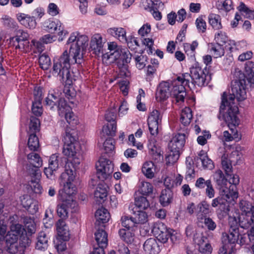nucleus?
Instances as JSON below:
<instances>
[{
    "label": "nucleus",
    "instance_id": "obj_1",
    "mask_svg": "<svg viewBox=\"0 0 254 254\" xmlns=\"http://www.w3.org/2000/svg\"><path fill=\"white\" fill-rule=\"evenodd\" d=\"M88 41L89 38L85 35L78 32L71 33L66 42L69 46V52L65 50L59 58L54 59L51 74L59 77L60 80L70 81V65L81 64Z\"/></svg>",
    "mask_w": 254,
    "mask_h": 254
},
{
    "label": "nucleus",
    "instance_id": "obj_2",
    "mask_svg": "<svg viewBox=\"0 0 254 254\" xmlns=\"http://www.w3.org/2000/svg\"><path fill=\"white\" fill-rule=\"evenodd\" d=\"M246 81L244 79H235L231 83L232 93L227 95L223 93L222 96L220 114L228 123L236 125L238 122L237 114L238 108L235 102V99L243 101L246 98Z\"/></svg>",
    "mask_w": 254,
    "mask_h": 254
},
{
    "label": "nucleus",
    "instance_id": "obj_3",
    "mask_svg": "<svg viewBox=\"0 0 254 254\" xmlns=\"http://www.w3.org/2000/svg\"><path fill=\"white\" fill-rule=\"evenodd\" d=\"M67 174L62 173L60 177V184L63 187L59 192L62 202L57 207V212L62 219H66L69 212H73L77 206V202L74 197L75 187L73 184V176H69Z\"/></svg>",
    "mask_w": 254,
    "mask_h": 254
},
{
    "label": "nucleus",
    "instance_id": "obj_4",
    "mask_svg": "<svg viewBox=\"0 0 254 254\" xmlns=\"http://www.w3.org/2000/svg\"><path fill=\"white\" fill-rule=\"evenodd\" d=\"M190 73H185L178 76L174 83L175 87L179 86L178 90L182 94L180 95V98L186 96L185 87L189 85L190 79L192 84L198 87L207 85L211 80V75L206 66L202 68L195 64L190 68Z\"/></svg>",
    "mask_w": 254,
    "mask_h": 254
},
{
    "label": "nucleus",
    "instance_id": "obj_5",
    "mask_svg": "<svg viewBox=\"0 0 254 254\" xmlns=\"http://www.w3.org/2000/svg\"><path fill=\"white\" fill-rule=\"evenodd\" d=\"M63 141L64 145L63 153L68 159L65 165V171L63 173L67 174L69 176L71 175L73 176V182L75 178V170L81 162L78 152L79 143L77 141L76 137L68 132H66Z\"/></svg>",
    "mask_w": 254,
    "mask_h": 254
},
{
    "label": "nucleus",
    "instance_id": "obj_6",
    "mask_svg": "<svg viewBox=\"0 0 254 254\" xmlns=\"http://www.w3.org/2000/svg\"><path fill=\"white\" fill-rule=\"evenodd\" d=\"M9 230L5 236L6 247L8 253L14 254L18 251L19 236L26 231L24 226L19 223V217L17 215L9 217Z\"/></svg>",
    "mask_w": 254,
    "mask_h": 254
},
{
    "label": "nucleus",
    "instance_id": "obj_7",
    "mask_svg": "<svg viewBox=\"0 0 254 254\" xmlns=\"http://www.w3.org/2000/svg\"><path fill=\"white\" fill-rule=\"evenodd\" d=\"M176 79L174 80L171 83L167 81H162L158 85L156 94V99L162 101L167 99L170 96H172L174 98L177 103L184 102L185 97L180 98L181 94L179 89V86L175 87L174 85Z\"/></svg>",
    "mask_w": 254,
    "mask_h": 254
},
{
    "label": "nucleus",
    "instance_id": "obj_8",
    "mask_svg": "<svg viewBox=\"0 0 254 254\" xmlns=\"http://www.w3.org/2000/svg\"><path fill=\"white\" fill-rule=\"evenodd\" d=\"M240 235L238 228H232L228 234H223V246L220 249L219 254H234L235 244L239 242Z\"/></svg>",
    "mask_w": 254,
    "mask_h": 254
},
{
    "label": "nucleus",
    "instance_id": "obj_9",
    "mask_svg": "<svg viewBox=\"0 0 254 254\" xmlns=\"http://www.w3.org/2000/svg\"><path fill=\"white\" fill-rule=\"evenodd\" d=\"M29 34L23 31L19 30L15 36L10 38V44L21 53L26 54L31 51V43L29 41Z\"/></svg>",
    "mask_w": 254,
    "mask_h": 254
},
{
    "label": "nucleus",
    "instance_id": "obj_10",
    "mask_svg": "<svg viewBox=\"0 0 254 254\" xmlns=\"http://www.w3.org/2000/svg\"><path fill=\"white\" fill-rule=\"evenodd\" d=\"M97 175L101 181L108 179L114 171V165L109 159L100 158L96 164Z\"/></svg>",
    "mask_w": 254,
    "mask_h": 254
},
{
    "label": "nucleus",
    "instance_id": "obj_11",
    "mask_svg": "<svg viewBox=\"0 0 254 254\" xmlns=\"http://www.w3.org/2000/svg\"><path fill=\"white\" fill-rule=\"evenodd\" d=\"M42 25L45 31L51 33H57L60 36L59 41H62V36L66 33L63 23L58 19H47L43 22Z\"/></svg>",
    "mask_w": 254,
    "mask_h": 254
},
{
    "label": "nucleus",
    "instance_id": "obj_12",
    "mask_svg": "<svg viewBox=\"0 0 254 254\" xmlns=\"http://www.w3.org/2000/svg\"><path fill=\"white\" fill-rule=\"evenodd\" d=\"M162 114L157 110H154L150 113L148 118V126L152 135L156 136L158 134L159 127L162 122Z\"/></svg>",
    "mask_w": 254,
    "mask_h": 254
},
{
    "label": "nucleus",
    "instance_id": "obj_13",
    "mask_svg": "<svg viewBox=\"0 0 254 254\" xmlns=\"http://www.w3.org/2000/svg\"><path fill=\"white\" fill-rule=\"evenodd\" d=\"M106 39L99 33L94 34L91 38L89 49L93 54L99 56L103 53V47Z\"/></svg>",
    "mask_w": 254,
    "mask_h": 254
},
{
    "label": "nucleus",
    "instance_id": "obj_14",
    "mask_svg": "<svg viewBox=\"0 0 254 254\" xmlns=\"http://www.w3.org/2000/svg\"><path fill=\"white\" fill-rule=\"evenodd\" d=\"M211 206L214 208L218 207L216 210V213L219 219H221L228 215L230 211L229 206L226 204L223 197L220 195L212 199Z\"/></svg>",
    "mask_w": 254,
    "mask_h": 254
},
{
    "label": "nucleus",
    "instance_id": "obj_15",
    "mask_svg": "<svg viewBox=\"0 0 254 254\" xmlns=\"http://www.w3.org/2000/svg\"><path fill=\"white\" fill-rule=\"evenodd\" d=\"M220 195L223 197L224 200L226 202H231L232 200H234L238 196L236 187L231 185L228 187L227 184L221 186L220 188Z\"/></svg>",
    "mask_w": 254,
    "mask_h": 254
},
{
    "label": "nucleus",
    "instance_id": "obj_16",
    "mask_svg": "<svg viewBox=\"0 0 254 254\" xmlns=\"http://www.w3.org/2000/svg\"><path fill=\"white\" fill-rule=\"evenodd\" d=\"M21 204L30 213L34 214L38 210V202L29 195H23L20 197Z\"/></svg>",
    "mask_w": 254,
    "mask_h": 254
},
{
    "label": "nucleus",
    "instance_id": "obj_17",
    "mask_svg": "<svg viewBox=\"0 0 254 254\" xmlns=\"http://www.w3.org/2000/svg\"><path fill=\"white\" fill-rule=\"evenodd\" d=\"M186 134L178 133L174 135L169 143V149L181 151L186 142Z\"/></svg>",
    "mask_w": 254,
    "mask_h": 254
},
{
    "label": "nucleus",
    "instance_id": "obj_18",
    "mask_svg": "<svg viewBox=\"0 0 254 254\" xmlns=\"http://www.w3.org/2000/svg\"><path fill=\"white\" fill-rule=\"evenodd\" d=\"M59 166V156L56 154L52 155L49 160V167L44 169V173L47 177L50 179H54L55 172L57 170Z\"/></svg>",
    "mask_w": 254,
    "mask_h": 254
},
{
    "label": "nucleus",
    "instance_id": "obj_19",
    "mask_svg": "<svg viewBox=\"0 0 254 254\" xmlns=\"http://www.w3.org/2000/svg\"><path fill=\"white\" fill-rule=\"evenodd\" d=\"M58 234L57 238L63 241H67L70 238V234L68 226L63 220H59L56 224Z\"/></svg>",
    "mask_w": 254,
    "mask_h": 254
},
{
    "label": "nucleus",
    "instance_id": "obj_20",
    "mask_svg": "<svg viewBox=\"0 0 254 254\" xmlns=\"http://www.w3.org/2000/svg\"><path fill=\"white\" fill-rule=\"evenodd\" d=\"M194 242L198 246V251L200 253L204 254H210L212 248L208 243L207 239L203 236H194Z\"/></svg>",
    "mask_w": 254,
    "mask_h": 254
},
{
    "label": "nucleus",
    "instance_id": "obj_21",
    "mask_svg": "<svg viewBox=\"0 0 254 254\" xmlns=\"http://www.w3.org/2000/svg\"><path fill=\"white\" fill-rule=\"evenodd\" d=\"M17 19L22 25L30 29H34L37 26L36 20L32 16L20 13L17 14Z\"/></svg>",
    "mask_w": 254,
    "mask_h": 254
},
{
    "label": "nucleus",
    "instance_id": "obj_22",
    "mask_svg": "<svg viewBox=\"0 0 254 254\" xmlns=\"http://www.w3.org/2000/svg\"><path fill=\"white\" fill-rule=\"evenodd\" d=\"M222 117V119L228 124V126L229 127L231 133L228 131L225 130L223 133V137L224 140L227 142H229L233 140L234 139L238 138V134L237 131L236 129V126H238L239 124V120H238V124L236 125H233L231 123H227L223 118V116L220 114L219 119Z\"/></svg>",
    "mask_w": 254,
    "mask_h": 254
},
{
    "label": "nucleus",
    "instance_id": "obj_23",
    "mask_svg": "<svg viewBox=\"0 0 254 254\" xmlns=\"http://www.w3.org/2000/svg\"><path fill=\"white\" fill-rule=\"evenodd\" d=\"M143 249L148 254H157L160 252V248L156 240L151 238L145 241L143 245Z\"/></svg>",
    "mask_w": 254,
    "mask_h": 254
},
{
    "label": "nucleus",
    "instance_id": "obj_24",
    "mask_svg": "<svg viewBox=\"0 0 254 254\" xmlns=\"http://www.w3.org/2000/svg\"><path fill=\"white\" fill-rule=\"evenodd\" d=\"M107 196L106 185L99 184L94 192V198L97 203L100 204L104 201Z\"/></svg>",
    "mask_w": 254,
    "mask_h": 254
},
{
    "label": "nucleus",
    "instance_id": "obj_25",
    "mask_svg": "<svg viewBox=\"0 0 254 254\" xmlns=\"http://www.w3.org/2000/svg\"><path fill=\"white\" fill-rule=\"evenodd\" d=\"M199 210L196 213L197 222L203 220L208 217L207 216L211 213L209 205L206 202H202L198 205Z\"/></svg>",
    "mask_w": 254,
    "mask_h": 254
},
{
    "label": "nucleus",
    "instance_id": "obj_26",
    "mask_svg": "<svg viewBox=\"0 0 254 254\" xmlns=\"http://www.w3.org/2000/svg\"><path fill=\"white\" fill-rule=\"evenodd\" d=\"M108 32L122 42L127 41L126 31L123 28H110L108 30Z\"/></svg>",
    "mask_w": 254,
    "mask_h": 254
},
{
    "label": "nucleus",
    "instance_id": "obj_27",
    "mask_svg": "<svg viewBox=\"0 0 254 254\" xmlns=\"http://www.w3.org/2000/svg\"><path fill=\"white\" fill-rule=\"evenodd\" d=\"M95 217L96 219V224L99 225L100 223H105L107 222L110 218L109 212L107 209L105 208L98 209L95 213Z\"/></svg>",
    "mask_w": 254,
    "mask_h": 254
},
{
    "label": "nucleus",
    "instance_id": "obj_28",
    "mask_svg": "<svg viewBox=\"0 0 254 254\" xmlns=\"http://www.w3.org/2000/svg\"><path fill=\"white\" fill-rule=\"evenodd\" d=\"M142 173L148 179H152L154 177L155 168L154 164L152 161L144 162L141 168Z\"/></svg>",
    "mask_w": 254,
    "mask_h": 254
},
{
    "label": "nucleus",
    "instance_id": "obj_29",
    "mask_svg": "<svg viewBox=\"0 0 254 254\" xmlns=\"http://www.w3.org/2000/svg\"><path fill=\"white\" fill-rule=\"evenodd\" d=\"M248 216L240 215V227L244 229L249 228L252 224H254V206Z\"/></svg>",
    "mask_w": 254,
    "mask_h": 254
},
{
    "label": "nucleus",
    "instance_id": "obj_30",
    "mask_svg": "<svg viewBox=\"0 0 254 254\" xmlns=\"http://www.w3.org/2000/svg\"><path fill=\"white\" fill-rule=\"evenodd\" d=\"M199 159L200 160L203 168L205 169L212 170L214 166L213 161L208 157L206 153L201 150L198 154Z\"/></svg>",
    "mask_w": 254,
    "mask_h": 254
},
{
    "label": "nucleus",
    "instance_id": "obj_31",
    "mask_svg": "<svg viewBox=\"0 0 254 254\" xmlns=\"http://www.w3.org/2000/svg\"><path fill=\"white\" fill-rule=\"evenodd\" d=\"M245 76L249 83L254 84V62L248 61L245 64Z\"/></svg>",
    "mask_w": 254,
    "mask_h": 254
},
{
    "label": "nucleus",
    "instance_id": "obj_32",
    "mask_svg": "<svg viewBox=\"0 0 254 254\" xmlns=\"http://www.w3.org/2000/svg\"><path fill=\"white\" fill-rule=\"evenodd\" d=\"M124 48L122 47L113 51L111 53H107L103 55L104 60L109 61V63H114L118 60H120Z\"/></svg>",
    "mask_w": 254,
    "mask_h": 254
},
{
    "label": "nucleus",
    "instance_id": "obj_33",
    "mask_svg": "<svg viewBox=\"0 0 254 254\" xmlns=\"http://www.w3.org/2000/svg\"><path fill=\"white\" fill-rule=\"evenodd\" d=\"M192 118L191 110L189 107H185L182 109L181 113L180 121L185 126H188L190 123Z\"/></svg>",
    "mask_w": 254,
    "mask_h": 254
},
{
    "label": "nucleus",
    "instance_id": "obj_34",
    "mask_svg": "<svg viewBox=\"0 0 254 254\" xmlns=\"http://www.w3.org/2000/svg\"><path fill=\"white\" fill-rule=\"evenodd\" d=\"M48 238L46 234L43 232H40L37 237V242L36 248L41 251H45L48 247Z\"/></svg>",
    "mask_w": 254,
    "mask_h": 254
},
{
    "label": "nucleus",
    "instance_id": "obj_35",
    "mask_svg": "<svg viewBox=\"0 0 254 254\" xmlns=\"http://www.w3.org/2000/svg\"><path fill=\"white\" fill-rule=\"evenodd\" d=\"M95 240L98 246H107L108 235L103 229H99L95 233Z\"/></svg>",
    "mask_w": 254,
    "mask_h": 254
},
{
    "label": "nucleus",
    "instance_id": "obj_36",
    "mask_svg": "<svg viewBox=\"0 0 254 254\" xmlns=\"http://www.w3.org/2000/svg\"><path fill=\"white\" fill-rule=\"evenodd\" d=\"M210 52L214 58L222 57L224 55L225 50L224 46L217 44L211 43L209 45Z\"/></svg>",
    "mask_w": 254,
    "mask_h": 254
},
{
    "label": "nucleus",
    "instance_id": "obj_37",
    "mask_svg": "<svg viewBox=\"0 0 254 254\" xmlns=\"http://www.w3.org/2000/svg\"><path fill=\"white\" fill-rule=\"evenodd\" d=\"M208 21L214 29L219 30L222 28L220 16L216 14L210 13L208 16Z\"/></svg>",
    "mask_w": 254,
    "mask_h": 254
},
{
    "label": "nucleus",
    "instance_id": "obj_38",
    "mask_svg": "<svg viewBox=\"0 0 254 254\" xmlns=\"http://www.w3.org/2000/svg\"><path fill=\"white\" fill-rule=\"evenodd\" d=\"M216 7L220 12L222 11L228 12L233 9V2L231 0L217 1L216 2Z\"/></svg>",
    "mask_w": 254,
    "mask_h": 254
},
{
    "label": "nucleus",
    "instance_id": "obj_39",
    "mask_svg": "<svg viewBox=\"0 0 254 254\" xmlns=\"http://www.w3.org/2000/svg\"><path fill=\"white\" fill-rule=\"evenodd\" d=\"M237 8L246 18L254 19V10L249 8L244 2H241Z\"/></svg>",
    "mask_w": 254,
    "mask_h": 254
},
{
    "label": "nucleus",
    "instance_id": "obj_40",
    "mask_svg": "<svg viewBox=\"0 0 254 254\" xmlns=\"http://www.w3.org/2000/svg\"><path fill=\"white\" fill-rule=\"evenodd\" d=\"M24 227L27 230V234L32 235L36 232V226L34 220L29 217H24L23 219Z\"/></svg>",
    "mask_w": 254,
    "mask_h": 254
},
{
    "label": "nucleus",
    "instance_id": "obj_41",
    "mask_svg": "<svg viewBox=\"0 0 254 254\" xmlns=\"http://www.w3.org/2000/svg\"><path fill=\"white\" fill-rule=\"evenodd\" d=\"M57 108L58 114L61 117H63L67 112L71 110L70 107L67 104L64 99L62 98L58 99Z\"/></svg>",
    "mask_w": 254,
    "mask_h": 254
},
{
    "label": "nucleus",
    "instance_id": "obj_42",
    "mask_svg": "<svg viewBox=\"0 0 254 254\" xmlns=\"http://www.w3.org/2000/svg\"><path fill=\"white\" fill-rule=\"evenodd\" d=\"M0 21L3 26L8 29H14L17 27L16 21L8 15H2Z\"/></svg>",
    "mask_w": 254,
    "mask_h": 254
},
{
    "label": "nucleus",
    "instance_id": "obj_43",
    "mask_svg": "<svg viewBox=\"0 0 254 254\" xmlns=\"http://www.w3.org/2000/svg\"><path fill=\"white\" fill-rule=\"evenodd\" d=\"M172 194L170 190L165 189L162 190L160 196V202L164 206L168 205L172 200Z\"/></svg>",
    "mask_w": 254,
    "mask_h": 254
},
{
    "label": "nucleus",
    "instance_id": "obj_44",
    "mask_svg": "<svg viewBox=\"0 0 254 254\" xmlns=\"http://www.w3.org/2000/svg\"><path fill=\"white\" fill-rule=\"evenodd\" d=\"M132 217L136 225L138 224H144L148 221L147 214L143 211L134 212Z\"/></svg>",
    "mask_w": 254,
    "mask_h": 254
},
{
    "label": "nucleus",
    "instance_id": "obj_45",
    "mask_svg": "<svg viewBox=\"0 0 254 254\" xmlns=\"http://www.w3.org/2000/svg\"><path fill=\"white\" fill-rule=\"evenodd\" d=\"M27 159L30 165L35 167L42 165V160L39 155L36 153H31L27 155Z\"/></svg>",
    "mask_w": 254,
    "mask_h": 254
},
{
    "label": "nucleus",
    "instance_id": "obj_46",
    "mask_svg": "<svg viewBox=\"0 0 254 254\" xmlns=\"http://www.w3.org/2000/svg\"><path fill=\"white\" fill-rule=\"evenodd\" d=\"M28 146L31 151H37L39 147V142L38 137L34 133H31L29 135Z\"/></svg>",
    "mask_w": 254,
    "mask_h": 254
},
{
    "label": "nucleus",
    "instance_id": "obj_47",
    "mask_svg": "<svg viewBox=\"0 0 254 254\" xmlns=\"http://www.w3.org/2000/svg\"><path fill=\"white\" fill-rule=\"evenodd\" d=\"M134 204L140 209L145 210L150 206V203L145 197L139 196L135 198Z\"/></svg>",
    "mask_w": 254,
    "mask_h": 254
},
{
    "label": "nucleus",
    "instance_id": "obj_48",
    "mask_svg": "<svg viewBox=\"0 0 254 254\" xmlns=\"http://www.w3.org/2000/svg\"><path fill=\"white\" fill-rule=\"evenodd\" d=\"M214 41L217 44L224 46L226 44L228 40V37L226 33L222 31H219L215 34Z\"/></svg>",
    "mask_w": 254,
    "mask_h": 254
},
{
    "label": "nucleus",
    "instance_id": "obj_49",
    "mask_svg": "<svg viewBox=\"0 0 254 254\" xmlns=\"http://www.w3.org/2000/svg\"><path fill=\"white\" fill-rule=\"evenodd\" d=\"M153 187L148 182L142 181L139 185V191L143 195H146L151 193L153 191Z\"/></svg>",
    "mask_w": 254,
    "mask_h": 254
},
{
    "label": "nucleus",
    "instance_id": "obj_50",
    "mask_svg": "<svg viewBox=\"0 0 254 254\" xmlns=\"http://www.w3.org/2000/svg\"><path fill=\"white\" fill-rule=\"evenodd\" d=\"M119 234L121 238L127 243H131L133 242L134 234L129 230L124 229H120Z\"/></svg>",
    "mask_w": 254,
    "mask_h": 254
},
{
    "label": "nucleus",
    "instance_id": "obj_51",
    "mask_svg": "<svg viewBox=\"0 0 254 254\" xmlns=\"http://www.w3.org/2000/svg\"><path fill=\"white\" fill-rule=\"evenodd\" d=\"M254 206H253L251 203L247 201L242 200L240 202V208L242 213L240 215L248 216L250 212L252 211Z\"/></svg>",
    "mask_w": 254,
    "mask_h": 254
},
{
    "label": "nucleus",
    "instance_id": "obj_52",
    "mask_svg": "<svg viewBox=\"0 0 254 254\" xmlns=\"http://www.w3.org/2000/svg\"><path fill=\"white\" fill-rule=\"evenodd\" d=\"M103 132L108 135L113 136L117 131L116 122H111L104 126L102 129Z\"/></svg>",
    "mask_w": 254,
    "mask_h": 254
},
{
    "label": "nucleus",
    "instance_id": "obj_53",
    "mask_svg": "<svg viewBox=\"0 0 254 254\" xmlns=\"http://www.w3.org/2000/svg\"><path fill=\"white\" fill-rule=\"evenodd\" d=\"M221 164L227 175H229L232 172V164L231 161L228 159V155L224 154L221 157Z\"/></svg>",
    "mask_w": 254,
    "mask_h": 254
},
{
    "label": "nucleus",
    "instance_id": "obj_54",
    "mask_svg": "<svg viewBox=\"0 0 254 254\" xmlns=\"http://www.w3.org/2000/svg\"><path fill=\"white\" fill-rule=\"evenodd\" d=\"M170 152L166 157V161L167 164H173L179 158L180 152L176 150L169 149Z\"/></svg>",
    "mask_w": 254,
    "mask_h": 254
},
{
    "label": "nucleus",
    "instance_id": "obj_55",
    "mask_svg": "<svg viewBox=\"0 0 254 254\" xmlns=\"http://www.w3.org/2000/svg\"><path fill=\"white\" fill-rule=\"evenodd\" d=\"M39 167H35L31 165L27 166V171L28 174L32 178L31 179L39 180L40 176V171L39 169Z\"/></svg>",
    "mask_w": 254,
    "mask_h": 254
},
{
    "label": "nucleus",
    "instance_id": "obj_56",
    "mask_svg": "<svg viewBox=\"0 0 254 254\" xmlns=\"http://www.w3.org/2000/svg\"><path fill=\"white\" fill-rule=\"evenodd\" d=\"M39 63L41 68L47 70L51 65V59L47 55L43 54L39 58Z\"/></svg>",
    "mask_w": 254,
    "mask_h": 254
},
{
    "label": "nucleus",
    "instance_id": "obj_57",
    "mask_svg": "<svg viewBox=\"0 0 254 254\" xmlns=\"http://www.w3.org/2000/svg\"><path fill=\"white\" fill-rule=\"evenodd\" d=\"M64 117L66 122L71 126L74 127L78 123V120L76 116L72 112L71 110L67 112Z\"/></svg>",
    "mask_w": 254,
    "mask_h": 254
},
{
    "label": "nucleus",
    "instance_id": "obj_58",
    "mask_svg": "<svg viewBox=\"0 0 254 254\" xmlns=\"http://www.w3.org/2000/svg\"><path fill=\"white\" fill-rule=\"evenodd\" d=\"M125 42L127 43L128 48L131 51H136L139 46L137 38L132 36H129L127 38V41Z\"/></svg>",
    "mask_w": 254,
    "mask_h": 254
},
{
    "label": "nucleus",
    "instance_id": "obj_59",
    "mask_svg": "<svg viewBox=\"0 0 254 254\" xmlns=\"http://www.w3.org/2000/svg\"><path fill=\"white\" fill-rule=\"evenodd\" d=\"M121 222L122 226L127 228V230H129L130 228H131L136 225L132 216H123L121 218Z\"/></svg>",
    "mask_w": 254,
    "mask_h": 254
},
{
    "label": "nucleus",
    "instance_id": "obj_60",
    "mask_svg": "<svg viewBox=\"0 0 254 254\" xmlns=\"http://www.w3.org/2000/svg\"><path fill=\"white\" fill-rule=\"evenodd\" d=\"M199 225L204 224L205 227L209 231H214L216 228V223L210 217H206L203 220L197 222Z\"/></svg>",
    "mask_w": 254,
    "mask_h": 254
},
{
    "label": "nucleus",
    "instance_id": "obj_61",
    "mask_svg": "<svg viewBox=\"0 0 254 254\" xmlns=\"http://www.w3.org/2000/svg\"><path fill=\"white\" fill-rule=\"evenodd\" d=\"M40 121L39 119L36 117H31L30 118V122L29 124V131L31 133H34L39 130Z\"/></svg>",
    "mask_w": 254,
    "mask_h": 254
},
{
    "label": "nucleus",
    "instance_id": "obj_62",
    "mask_svg": "<svg viewBox=\"0 0 254 254\" xmlns=\"http://www.w3.org/2000/svg\"><path fill=\"white\" fill-rule=\"evenodd\" d=\"M31 236L30 234H27L26 231L24 233L19 236L20 244L22 247L26 248L30 245L32 242L30 238Z\"/></svg>",
    "mask_w": 254,
    "mask_h": 254
},
{
    "label": "nucleus",
    "instance_id": "obj_63",
    "mask_svg": "<svg viewBox=\"0 0 254 254\" xmlns=\"http://www.w3.org/2000/svg\"><path fill=\"white\" fill-rule=\"evenodd\" d=\"M58 102V97L53 93H49L45 99L46 105L49 106L51 109L54 108L56 103Z\"/></svg>",
    "mask_w": 254,
    "mask_h": 254
},
{
    "label": "nucleus",
    "instance_id": "obj_64",
    "mask_svg": "<svg viewBox=\"0 0 254 254\" xmlns=\"http://www.w3.org/2000/svg\"><path fill=\"white\" fill-rule=\"evenodd\" d=\"M195 25L199 33H204L206 30V23L202 16H199L195 20Z\"/></svg>",
    "mask_w": 254,
    "mask_h": 254
}]
</instances>
